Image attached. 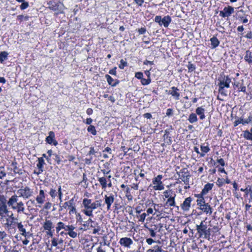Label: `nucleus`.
<instances>
[{"instance_id":"nucleus-1","label":"nucleus","mask_w":252,"mask_h":252,"mask_svg":"<svg viewBox=\"0 0 252 252\" xmlns=\"http://www.w3.org/2000/svg\"><path fill=\"white\" fill-rule=\"evenodd\" d=\"M18 196L14 194L9 198L7 205L11 207V209L16 210L18 214L24 213L25 210V205L23 202H18Z\"/></svg>"},{"instance_id":"nucleus-2","label":"nucleus","mask_w":252,"mask_h":252,"mask_svg":"<svg viewBox=\"0 0 252 252\" xmlns=\"http://www.w3.org/2000/svg\"><path fill=\"white\" fill-rule=\"evenodd\" d=\"M196 229L200 238L210 240L211 229L208 228L207 225L204 223V221H202L199 224H196Z\"/></svg>"},{"instance_id":"nucleus-3","label":"nucleus","mask_w":252,"mask_h":252,"mask_svg":"<svg viewBox=\"0 0 252 252\" xmlns=\"http://www.w3.org/2000/svg\"><path fill=\"white\" fill-rule=\"evenodd\" d=\"M82 204L84 207L83 213L87 216L93 217V211L95 209V205L94 202L88 198H84L83 200Z\"/></svg>"},{"instance_id":"nucleus-4","label":"nucleus","mask_w":252,"mask_h":252,"mask_svg":"<svg viewBox=\"0 0 252 252\" xmlns=\"http://www.w3.org/2000/svg\"><path fill=\"white\" fill-rule=\"evenodd\" d=\"M47 4L48 5V7L50 9L55 11L56 14L62 13L64 8L63 3L60 1L56 2L53 0H50L48 2Z\"/></svg>"},{"instance_id":"nucleus-5","label":"nucleus","mask_w":252,"mask_h":252,"mask_svg":"<svg viewBox=\"0 0 252 252\" xmlns=\"http://www.w3.org/2000/svg\"><path fill=\"white\" fill-rule=\"evenodd\" d=\"M177 174L186 185H189V180L190 177V175L187 168H184L180 170V171H177Z\"/></svg>"},{"instance_id":"nucleus-6","label":"nucleus","mask_w":252,"mask_h":252,"mask_svg":"<svg viewBox=\"0 0 252 252\" xmlns=\"http://www.w3.org/2000/svg\"><path fill=\"white\" fill-rule=\"evenodd\" d=\"M33 191L29 187H26L24 189H20L17 190V193L19 197H22L24 199H28L32 196Z\"/></svg>"},{"instance_id":"nucleus-7","label":"nucleus","mask_w":252,"mask_h":252,"mask_svg":"<svg viewBox=\"0 0 252 252\" xmlns=\"http://www.w3.org/2000/svg\"><path fill=\"white\" fill-rule=\"evenodd\" d=\"M218 87L230 88V83L231 82V79L228 76L221 75L220 77L218 79Z\"/></svg>"},{"instance_id":"nucleus-8","label":"nucleus","mask_w":252,"mask_h":252,"mask_svg":"<svg viewBox=\"0 0 252 252\" xmlns=\"http://www.w3.org/2000/svg\"><path fill=\"white\" fill-rule=\"evenodd\" d=\"M62 207L64 209L68 208L69 209V214L70 215L76 213V205L73 198H71L68 201L64 202L62 205Z\"/></svg>"},{"instance_id":"nucleus-9","label":"nucleus","mask_w":252,"mask_h":252,"mask_svg":"<svg viewBox=\"0 0 252 252\" xmlns=\"http://www.w3.org/2000/svg\"><path fill=\"white\" fill-rule=\"evenodd\" d=\"M228 89L229 88H227L224 87H219L218 92L220 94V96L218 95L217 96V99L221 101H223L224 98L226 97L228 95V93L229 92L228 90Z\"/></svg>"},{"instance_id":"nucleus-10","label":"nucleus","mask_w":252,"mask_h":252,"mask_svg":"<svg viewBox=\"0 0 252 252\" xmlns=\"http://www.w3.org/2000/svg\"><path fill=\"white\" fill-rule=\"evenodd\" d=\"M105 203L107 205V210L111 208V206L114 201L115 197L114 195L112 193H110L109 195H105L104 197Z\"/></svg>"},{"instance_id":"nucleus-11","label":"nucleus","mask_w":252,"mask_h":252,"mask_svg":"<svg viewBox=\"0 0 252 252\" xmlns=\"http://www.w3.org/2000/svg\"><path fill=\"white\" fill-rule=\"evenodd\" d=\"M0 216H3L4 214H7L9 211L7 210L6 205V199L5 198L3 200L0 199Z\"/></svg>"},{"instance_id":"nucleus-12","label":"nucleus","mask_w":252,"mask_h":252,"mask_svg":"<svg viewBox=\"0 0 252 252\" xmlns=\"http://www.w3.org/2000/svg\"><path fill=\"white\" fill-rule=\"evenodd\" d=\"M55 137L54 132L50 131L49 132V135L46 138V141L49 144H53L54 145L56 146L58 144V142L55 139Z\"/></svg>"},{"instance_id":"nucleus-13","label":"nucleus","mask_w":252,"mask_h":252,"mask_svg":"<svg viewBox=\"0 0 252 252\" xmlns=\"http://www.w3.org/2000/svg\"><path fill=\"white\" fill-rule=\"evenodd\" d=\"M119 243L122 246L130 248V245L133 243V241L130 238L124 237L120 239Z\"/></svg>"},{"instance_id":"nucleus-14","label":"nucleus","mask_w":252,"mask_h":252,"mask_svg":"<svg viewBox=\"0 0 252 252\" xmlns=\"http://www.w3.org/2000/svg\"><path fill=\"white\" fill-rule=\"evenodd\" d=\"M191 201L192 198L190 197L186 198L183 203L181 204V207L182 209L185 211H189L190 207V203Z\"/></svg>"},{"instance_id":"nucleus-15","label":"nucleus","mask_w":252,"mask_h":252,"mask_svg":"<svg viewBox=\"0 0 252 252\" xmlns=\"http://www.w3.org/2000/svg\"><path fill=\"white\" fill-rule=\"evenodd\" d=\"M179 89L175 87H172L171 88V90H170L168 94L172 95L176 100H179L180 98V94L178 92Z\"/></svg>"},{"instance_id":"nucleus-16","label":"nucleus","mask_w":252,"mask_h":252,"mask_svg":"<svg viewBox=\"0 0 252 252\" xmlns=\"http://www.w3.org/2000/svg\"><path fill=\"white\" fill-rule=\"evenodd\" d=\"M199 209L204 213H205L206 214H209L210 215L213 212L212 208L207 203H206L205 204H203V205H202V206L199 207Z\"/></svg>"},{"instance_id":"nucleus-17","label":"nucleus","mask_w":252,"mask_h":252,"mask_svg":"<svg viewBox=\"0 0 252 252\" xmlns=\"http://www.w3.org/2000/svg\"><path fill=\"white\" fill-rule=\"evenodd\" d=\"M205 108L203 106H201L195 109V114L199 116L200 119L203 120L205 118Z\"/></svg>"},{"instance_id":"nucleus-18","label":"nucleus","mask_w":252,"mask_h":252,"mask_svg":"<svg viewBox=\"0 0 252 252\" xmlns=\"http://www.w3.org/2000/svg\"><path fill=\"white\" fill-rule=\"evenodd\" d=\"M11 166L13 167V172L15 174H18L20 175H23L25 172L24 170L22 168H19L17 166V163L15 161L12 162L11 163Z\"/></svg>"},{"instance_id":"nucleus-19","label":"nucleus","mask_w":252,"mask_h":252,"mask_svg":"<svg viewBox=\"0 0 252 252\" xmlns=\"http://www.w3.org/2000/svg\"><path fill=\"white\" fill-rule=\"evenodd\" d=\"M38 162L36 166L38 169V172L36 173L37 174H39L43 171V165L45 164V162L43 157L39 158H38Z\"/></svg>"},{"instance_id":"nucleus-20","label":"nucleus","mask_w":252,"mask_h":252,"mask_svg":"<svg viewBox=\"0 0 252 252\" xmlns=\"http://www.w3.org/2000/svg\"><path fill=\"white\" fill-rule=\"evenodd\" d=\"M171 22V18L170 16L167 15L164 16L161 19V22L160 25V26L163 25L165 28H167L168 27L169 24Z\"/></svg>"},{"instance_id":"nucleus-21","label":"nucleus","mask_w":252,"mask_h":252,"mask_svg":"<svg viewBox=\"0 0 252 252\" xmlns=\"http://www.w3.org/2000/svg\"><path fill=\"white\" fill-rule=\"evenodd\" d=\"M45 198L44 191L43 190H40L39 194L37 196L36 198V200L39 204H42L44 202V199Z\"/></svg>"},{"instance_id":"nucleus-22","label":"nucleus","mask_w":252,"mask_h":252,"mask_svg":"<svg viewBox=\"0 0 252 252\" xmlns=\"http://www.w3.org/2000/svg\"><path fill=\"white\" fill-rule=\"evenodd\" d=\"M144 227L147 229L149 232L150 236L152 237H155L156 236V231L157 230V226L156 225H154L153 227H149L146 224L144 225Z\"/></svg>"},{"instance_id":"nucleus-23","label":"nucleus","mask_w":252,"mask_h":252,"mask_svg":"<svg viewBox=\"0 0 252 252\" xmlns=\"http://www.w3.org/2000/svg\"><path fill=\"white\" fill-rule=\"evenodd\" d=\"M213 186L214 184L213 183H207L206 184L201 192L202 195L206 194L213 188Z\"/></svg>"},{"instance_id":"nucleus-24","label":"nucleus","mask_w":252,"mask_h":252,"mask_svg":"<svg viewBox=\"0 0 252 252\" xmlns=\"http://www.w3.org/2000/svg\"><path fill=\"white\" fill-rule=\"evenodd\" d=\"M17 225L19 231L21 232V234L22 236L27 237L28 233L26 232L25 228H24V226L22 224V222H17Z\"/></svg>"},{"instance_id":"nucleus-25","label":"nucleus","mask_w":252,"mask_h":252,"mask_svg":"<svg viewBox=\"0 0 252 252\" xmlns=\"http://www.w3.org/2000/svg\"><path fill=\"white\" fill-rule=\"evenodd\" d=\"M44 229L46 230L49 231L53 228V223L50 220H46L44 222L43 226Z\"/></svg>"},{"instance_id":"nucleus-26","label":"nucleus","mask_w":252,"mask_h":252,"mask_svg":"<svg viewBox=\"0 0 252 252\" xmlns=\"http://www.w3.org/2000/svg\"><path fill=\"white\" fill-rule=\"evenodd\" d=\"M105 78L109 85H111L112 87L116 86V85L118 84L119 83V81L116 80V82L113 83V82L114 81V79L110 75L108 74L105 75Z\"/></svg>"},{"instance_id":"nucleus-27","label":"nucleus","mask_w":252,"mask_h":252,"mask_svg":"<svg viewBox=\"0 0 252 252\" xmlns=\"http://www.w3.org/2000/svg\"><path fill=\"white\" fill-rule=\"evenodd\" d=\"M223 10L227 17H229L234 12V8L230 6L225 7Z\"/></svg>"},{"instance_id":"nucleus-28","label":"nucleus","mask_w":252,"mask_h":252,"mask_svg":"<svg viewBox=\"0 0 252 252\" xmlns=\"http://www.w3.org/2000/svg\"><path fill=\"white\" fill-rule=\"evenodd\" d=\"M203 195H202V194L200 193L199 194L197 195L196 196L198 198L196 201L197 205L199 206V207L202 206V205H203V204L206 203L205 202L204 198L203 197Z\"/></svg>"},{"instance_id":"nucleus-29","label":"nucleus","mask_w":252,"mask_h":252,"mask_svg":"<svg viewBox=\"0 0 252 252\" xmlns=\"http://www.w3.org/2000/svg\"><path fill=\"white\" fill-rule=\"evenodd\" d=\"M244 59L249 63H252V52L250 50H247Z\"/></svg>"},{"instance_id":"nucleus-30","label":"nucleus","mask_w":252,"mask_h":252,"mask_svg":"<svg viewBox=\"0 0 252 252\" xmlns=\"http://www.w3.org/2000/svg\"><path fill=\"white\" fill-rule=\"evenodd\" d=\"M210 41L211 43L212 48H215L218 47L220 44V41L218 39L215 37L213 36L210 39Z\"/></svg>"},{"instance_id":"nucleus-31","label":"nucleus","mask_w":252,"mask_h":252,"mask_svg":"<svg viewBox=\"0 0 252 252\" xmlns=\"http://www.w3.org/2000/svg\"><path fill=\"white\" fill-rule=\"evenodd\" d=\"M98 181H99L100 184L101 185L102 188L103 189H106L107 187V178L106 177H99L98 178Z\"/></svg>"},{"instance_id":"nucleus-32","label":"nucleus","mask_w":252,"mask_h":252,"mask_svg":"<svg viewBox=\"0 0 252 252\" xmlns=\"http://www.w3.org/2000/svg\"><path fill=\"white\" fill-rule=\"evenodd\" d=\"M188 120L191 124H193L196 122L198 121L196 114L193 113H191L189 115Z\"/></svg>"},{"instance_id":"nucleus-33","label":"nucleus","mask_w":252,"mask_h":252,"mask_svg":"<svg viewBox=\"0 0 252 252\" xmlns=\"http://www.w3.org/2000/svg\"><path fill=\"white\" fill-rule=\"evenodd\" d=\"M90 223H94V221L92 220L91 219H89V220L85 221L84 224H82L84 227L80 228V230H86L89 229V226H90Z\"/></svg>"},{"instance_id":"nucleus-34","label":"nucleus","mask_w":252,"mask_h":252,"mask_svg":"<svg viewBox=\"0 0 252 252\" xmlns=\"http://www.w3.org/2000/svg\"><path fill=\"white\" fill-rule=\"evenodd\" d=\"M176 194H174V196H170L169 198H168L166 204H168V205L170 207L175 206V197Z\"/></svg>"},{"instance_id":"nucleus-35","label":"nucleus","mask_w":252,"mask_h":252,"mask_svg":"<svg viewBox=\"0 0 252 252\" xmlns=\"http://www.w3.org/2000/svg\"><path fill=\"white\" fill-rule=\"evenodd\" d=\"M241 121L243 122L242 125H245L246 124H248L252 122V114L251 113L250 114L248 118L247 119H244L241 117Z\"/></svg>"},{"instance_id":"nucleus-36","label":"nucleus","mask_w":252,"mask_h":252,"mask_svg":"<svg viewBox=\"0 0 252 252\" xmlns=\"http://www.w3.org/2000/svg\"><path fill=\"white\" fill-rule=\"evenodd\" d=\"M162 175H158L156 177L153 179V184L156 185L157 184H161V179L162 178Z\"/></svg>"},{"instance_id":"nucleus-37","label":"nucleus","mask_w":252,"mask_h":252,"mask_svg":"<svg viewBox=\"0 0 252 252\" xmlns=\"http://www.w3.org/2000/svg\"><path fill=\"white\" fill-rule=\"evenodd\" d=\"M66 225L62 221H60L57 223V226L56 228L57 232H59L60 231L63 229H64L65 228Z\"/></svg>"},{"instance_id":"nucleus-38","label":"nucleus","mask_w":252,"mask_h":252,"mask_svg":"<svg viewBox=\"0 0 252 252\" xmlns=\"http://www.w3.org/2000/svg\"><path fill=\"white\" fill-rule=\"evenodd\" d=\"M173 129L172 126H170L168 128H167L164 131V134L163 135L164 139H167L168 138V135L169 134L172 132V130Z\"/></svg>"},{"instance_id":"nucleus-39","label":"nucleus","mask_w":252,"mask_h":252,"mask_svg":"<svg viewBox=\"0 0 252 252\" xmlns=\"http://www.w3.org/2000/svg\"><path fill=\"white\" fill-rule=\"evenodd\" d=\"M87 130L89 132L91 133L93 135L96 134V130L95 127L94 126L90 125L87 128Z\"/></svg>"},{"instance_id":"nucleus-40","label":"nucleus","mask_w":252,"mask_h":252,"mask_svg":"<svg viewBox=\"0 0 252 252\" xmlns=\"http://www.w3.org/2000/svg\"><path fill=\"white\" fill-rule=\"evenodd\" d=\"M8 53L6 52L3 51L0 53V62L2 63L4 60L7 59Z\"/></svg>"},{"instance_id":"nucleus-41","label":"nucleus","mask_w":252,"mask_h":252,"mask_svg":"<svg viewBox=\"0 0 252 252\" xmlns=\"http://www.w3.org/2000/svg\"><path fill=\"white\" fill-rule=\"evenodd\" d=\"M1 240L2 241L1 244L5 250V251L4 252H6V251H7V247L6 246V245L8 244L10 242V241L8 240H7L6 237L5 238H4L3 240Z\"/></svg>"},{"instance_id":"nucleus-42","label":"nucleus","mask_w":252,"mask_h":252,"mask_svg":"<svg viewBox=\"0 0 252 252\" xmlns=\"http://www.w3.org/2000/svg\"><path fill=\"white\" fill-rule=\"evenodd\" d=\"M200 148H201V151L204 153H207L210 150V149L209 147V146L208 144H207L206 145H205V144H204L201 145Z\"/></svg>"},{"instance_id":"nucleus-43","label":"nucleus","mask_w":252,"mask_h":252,"mask_svg":"<svg viewBox=\"0 0 252 252\" xmlns=\"http://www.w3.org/2000/svg\"><path fill=\"white\" fill-rule=\"evenodd\" d=\"M245 196H248L249 195H252V186H248L245 189Z\"/></svg>"},{"instance_id":"nucleus-44","label":"nucleus","mask_w":252,"mask_h":252,"mask_svg":"<svg viewBox=\"0 0 252 252\" xmlns=\"http://www.w3.org/2000/svg\"><path fill=\"white\" fill-rule=\"evenodd\" d=\"M51 245L52 246L56 247L57 249H59L60 247L58 246L59 243L58 241V238H53L51 240Z\"/></svg>"},{"instance_id":"nucleus-45","label":"nucleus","mask_w":252,"mask_h":252,"mask_svg":"<svg viewBox=\"0 0 252 252\" xmlns=\"http://www.w3.org/2000/svg\"><path fill=\"white\" fill-rule=\"evenodd\" d=\"M151 78L145 79V78H142L141 79V84L144 86L149 85L151 83Z\"/></svg>"},{"instance_id":"nucleus-46","label":"nucleus","mask_w":252,"mask_h":252,"mask_svg":"<svg viewBox=\"0 0 252 252\" xmlns=\"http://www.w3.org/2000/svg\"><path fill=\"white\" fill-rule=\"evenodd\" d=\"M127 66V63L123 59L121 60L120 63L119 65V67L121 69H124L125 67Z\"/></svg>"},{"instance_id":"nucleus-47","label":"nucleus","mask_w":252,"mask_h":252,"mask_svg":"<svg viewBox=\"0 0 252 252\" xmlns=\"http://www.w3.org/2000/svg\"><path fill=\"white\" fill-rule=\"evenodd\" d=\"M187 67L188 68V71L189 72H191L195 69V65L191 63L190 62L189 63L188 65H187Z\"/></svg>"},{"instance_id":"nucleus-48","label":"nucleus","mask_w":252,"mask_h":252,"mask_svg":"<svg viewBox=\"0 0 252 252\" xmlns=\"http://www.w3.org/2000/svg\"><path fill=\"white\" fill-rule=\"evenodd\" d=\"M164 188V185L162 182H161V184H157L154 186V189L155 190H163Z\"/></svg>"},{"instance_id":"nucleus-49","label":"nucleus","mask_w":252,"mask_h":252,"mask_svg":"<svg viewBox=\"0 0 252 252\" xmlns=\"http://www.w3.org/2000/svg\"><path fill=\"white\" fill-rule=\"evenodd\" d=\"M53 158L55 160V161L57 162V163L58 164H60V163L61 162V160L60 159V156L58 155H57L56 153L54 154V155H53Z\"/></svg>"},{"instance_id":"nucleus-50","label":"nucleus","mask_w":252,"mask_h":252,"mask_svg":"<svg viewBox=\"0 0 252 252\" xmlns=\"http://www.w3.org/2000/svg\"><path fill=\"white\" fill-rule=\"evenodd\" d=\"M173 191L171 190H165L164 191L163 194L165 198H169L170 196H172Z\"/></svg>"},{"instance_id":"nucleus-51","label":"nucleus","mask_w":252,"mask_h":252,"mask_svg":"<svg viewBox=\"0 0 252 252\" xmlns=\"http://www.w3.org/2000/svg\"><path fill=\"white\" fill-rule=\"evenodd\" d=\"M29 6V2L25 1V0L24 2H22L21 5H20V8L21 10H24L26 8H27Z\"/></svg>"},{"instance_id":"nucleus-52","label":"nucleus","mask_w":252,"mask_h":252,"mask_svg":"<svg viewBox=\"0 0 252 252\" xmlns=\"http://www.w3.org/2000/svg\"><path fill=\"white\" fill-rule=\"evenodd\" d=\"M15 224H17L16 222L13 221H10V222H7L6 223V225L7 227L9 229L13 228L14 227L13 225H15Z\"/></svg>"},{"instance_id":"nucleus-53","label":"nucleus","mask_w":252,"mask_h":252,"mask_svg":"<svg viewBox=\"0 0 252 252\" xmlns=\"http://www.w3.org/2000/svg\"><path fill=\"white\" fill-rule=\"evenodd\" d=\"M67 235H68L70 237L72 238H75L77 236V232L74 231L73 230L70 231V232H67Z\"/></svg>"},{"instance_id":"nucleus-54","label":"nucleus","mask_w":252,"mask_h":252,"mask_svg":"<svg viewBox=\"0 0 252 252\" xmlns=\"http://www.w3.org/2000/svg\"><path fill=\"white\" fill-rule=\"evenodd\" d=\"M75 227L72 225H66L65 228H64V230L68 232H70V231L74 230Z\"/></svg>"},{"instance_id":"nucleus-55","label":"nucleus","mask_w":252,"mask_h":252,"mask_svg":"<svg viewBox=\"0 0 252 252\" xmlns=\"http://www.w3.org/2000/svg\"><path fill=\"white\" fill-rule=\"evenodd\" d=\"M153 250V252H161L162 251L161 247L158 245L154 246Z\"/></svg>"},{"instance_id":"nucleus-56","label":"nucleus","mask_w":252,"mask_h":252,"mask_svg":"<svg viewBox=\"0 0 252 252\" xmlns=\"http://www.w3.org/2000/svg\"><path fill=\"white\" fill-rule=\"evenodd\" d=\"M239 20L241 21L242 23H247L248 22V19L247 17V16L245 17L244 16H240L239 17Z\"/></svg>"},{"instance_id":"nucleus-57","label":"nucleus","mask_w":252,"mask_h":252,"mask_svg":"<svg viewBox=\"0 0 252 252\" xmlns=\"http://www.w3.org/2000/svg\"><path fill=\"white\" fill-rule=\"evenodd\" d=\"M57 192L54 189H51L49 192V194L52 198H55L57 196Z\"/></svg>"},{"instance_id":"nucleus-58","label":"nucleus","mask_w":252,"mask_h":252,"mask_svg":"<svg viewBox=\"0 0 252 252\" xmlns=\"http://www.w3.org/2000/svg\"><path fill=\"white\" fill-rule=\"evenodd\" d=\"M147 214L143 213L139 216V221L143 222L145 220Z\"/></svg>"},{"instance_id":"nucleus-59","label":"nucleus","mask_w":252,"mask_h":252,"mask_svg":"<svg viewBox=\"0 0 252 252\" xmlns=\"http://www.w3.org/2000/svg\"><path fill=\"white\" fill-rule=\"evenodd\" d=\"M57 193H58L59 199H60V201L62 202V198L63 193L62 192L61 186H59L58 189Z\"/></svg>"},{"instance_id":"nucleus-60","label":"nucleus","mask_w":252,"mask_h":252,"mask_svg":"<svg viewBox=\"0 0 252 252\" xmlns=\"http://www.w3.org/2000/svg\"><path fill=\"white\" fill-rule=\"evenodd\" d=\"M161 16H156L155 18V21L156 23H158V25L160 26L161 22Z\"/></svg>"},{"instance_id":"nucleus-61","label":"nucleus","mask_w":252,"mask_h":252,"mask_svg":"<svg viewBox=\"0 0 252 252\" xmlns=\"http://www.w3.org/2000/svg\"><path fill=\"white\" fill-rule=\"evenodd\" d=\"M135 77L138 79H141L143 77V75L141 72H137L135 73Z\"/></svg>"},{"instance_id":"nucleus-62","label":"nucleus","mask_w":252,"mask_h":252,"mask_svg":"<svg viewBox=\"0 0 252 252\" xmlns=\"http://www.w3.org/2000/svg\"><path fill=\"white\" fill-rule=\"evenodd\" d=\"M173 114V109L171 108H168L166 110V114L167 116H172Z\"/></svg>"},{"instance_id":"nucleus-63","label":"nucleus","mask_w":252,"mask_h":252,"mask_svg":"<svg viewBox=\"0 0 252 252\" xmlns=\"http://www.w3.org/2000/svg\"><path fill=\"white\" fill-rule=\"evenodd\" d=\"M146 32V29L144 27L141 28L138 30V32L139 34H144Z\"/></svg>"},{"instance_id":"nucleus-64","label":"nucleus","mask_w":252,"mask_h":252,"mask_svg":"<svg viewBox=\"0 0 252 252\" xmlns=\"http://www.w3.org/2000/svg\"><path fill=\"white\" fill-rule=\"evenodd\" d=\"M116 69H117L116 67H114L113 68H112V69H110L109 70V73L111 75H116V73H117Z\"/></svg>"}]
</instances>
